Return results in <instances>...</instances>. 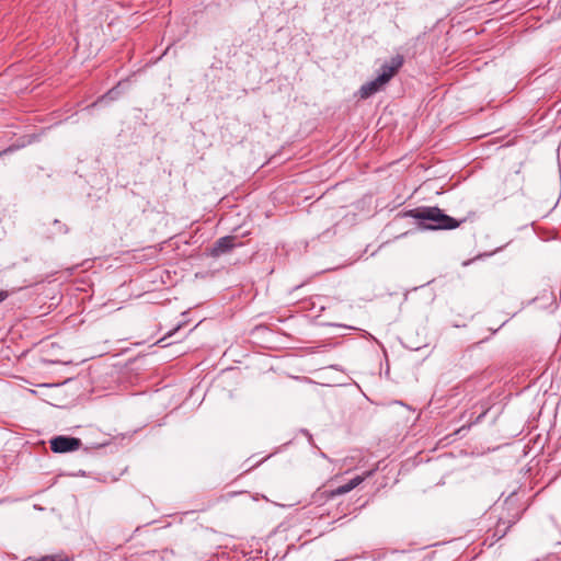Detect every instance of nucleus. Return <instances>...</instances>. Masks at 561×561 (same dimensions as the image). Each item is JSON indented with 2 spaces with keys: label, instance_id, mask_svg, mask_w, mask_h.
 <instances>
[{
  "label": "nucleus",
  "instance_id": "f257e3e1",
  "mask_svg": "<svg viewBox=\"0 0 561 561\" xmlns=\"http://www.w3.org/2000/svg\"><path fill=\"white\" fill-rule=\"evenodd\" d=\"M403 217L417 220V227L423 230H453L458 228L465 219L457 220L437 206H421L405 210Z\"/></svg>",
  "mask_w": 561,
  "mask_h": 561
},
{
  "label": "nucleus",
  "instance_id": "f03ea898",
  "mask_svg": "<svg viewBox=\"0 0 561 561\" xmlns=\"http://www.w3.org/2000/svg\"><path fill=\"white\" fill-rule=\"evenodd\" d=\"M506 514H502L495 526V536L502 538L505 536L507 530L520 518V511L516 507H512V503L506 502Z\"/></svg>",
  "mask_w": 561,
  "mask_h": 561
},
{
  "label": "nucleus",
  "instance_id": "7ed1b4c3",
  "mask_svg": "<svg viewBox=\"0 0 561 561\" xmlns=\"http://www.w3.org/2000/svg\"><path fill=\"white\" fill-rule=\"evenodd\" d=\"M81 445V439L77 437L56 436L50 439V449L56 454L76 451Z\"/></svg>",
  "mask_w": 561,
  "mask_h": 561
},
{
  "label": "nucleus",
  "instance_id": "20e7f679",
  "mask_svg": "<svg viewBox=\"0 0 561 561\" xmlns=\"http://www.w3.org/2000/svg\"><path fill=\"white\" fill-rule=\"evenodd\" d=\"M404 64L402 55L398 54L393 56L390 61L385 62L380 68L378 75V81H383L386 84L399 72Z\"/></svg>",
  "mask_w": 561,
  "mask_h": 561
},
{
  "label": "nucleus",
  "instance_id": "39448f33",
  "mask_svg": "<svg viewBox=\"0 0 561 561\" xmlns=\"http://www.w3.org/2000/svg\"><path fill=\"white\" fill-rule=\"evenodd\" d=\"M238 238L236 236H226L219 238L211 248L207 249V254L211 257H219L231 252L237 245Z\"/></svg>",
  "mask_w": 561,
  "mask_h": 561
},
{
  "label": "nucleus",
  "instance_id": "423d86ee",
  "mask_svg": "<svg viewBox=\"0 0 561 561\" xmlns=\"http://www.w3.org/2000/svg\"><path fill=\"white\" fill-rule=\"evenodd\" d=\"M522 187L519 181H515L514 179H505L502 185L497 188V195H500L503 198H506L507 194L514 195L518 193Z\"/></svg>",
  "mask_w": 561,
  "mask_h": 561
},
{
  "label": "nucleus",
  "instance_id": "0eeeda50",
  "mask_svg": "<svg viewBox=\"0 0 561 561\" xmlns=\"http://www.w3.org/2000/svg\"><path fill=\"white\" fill-rule=\"evenodd\" d=\"M386 83L383 81H378V77L369 82L363 84L359 89V95L362 99H368L378 91H380Z\"/></svg>",
  "mask_w": 561,
  "mask_h": 561
},
{
  "label": "nucleus",
  "instance_id": "6e6552de",
  "mask_svg": "<svg viewBox=\"0 0 561 561\" xmlns=\"http://www.w3.org/2000/svg\"><path fill=\"white\" fill-rule=\"evenodd\" d=\"M364 479H365V477H362V476H357V477L353 478L347 483L340 485L334 490H331L330 496L333 497V496L342 495V494H345V493L352 491L357 485H359L364 481Z\"/></svg>",
  "mask_w": 561,
  "mask_h": 561
},
{
  "label": "nucleus",
  "instance_id": "1a4fd4ad",
  "mask_svg": "<svg viewBox=\"0 0 561 561\" xmlns=\"http://www.w3.org/2000/svg\"><path fill=\"white\" fill-rule=\"evenodd\" d=\"M489 408L485 404H481V413L476 417V420L471 421V417L468 420V425L461 426L457 433H460L465 428H470L471 425L479 423L488 413Z\"/></svg>",
  "mask_w": 561,
  "mask_h": 561
},
{
  "label": "nucleus",
  "instance_id": "9d476101",
  "mask_svg": "<svg viewBox=\"0 0 561 561\" xmlns=\"http://www.w3.org/2000/svg\"><path fill=\"white\" fill-rule=\"evenodd\" d=\"M28 561H72L70 558L60 554L44 556L39 559H28Z\"/></svg>",
  "mask_w": 561,
  "mask_h": 561
},
{
  "label": "nucleus",
  "instance_id": "9b49d317",
  "mask_svg": "<svg viewBox=\"0 0 561 561\" xmlns=\"http://www.w3.org/2000/svg\"><path fill=\"white\" fill-rule=\"evenodd\" d=\"M8 291L7 290H0V302L7 299Z\"/></svg>",
  "mask_w": 561,
  "mask_h": 561
}]
</instances>
